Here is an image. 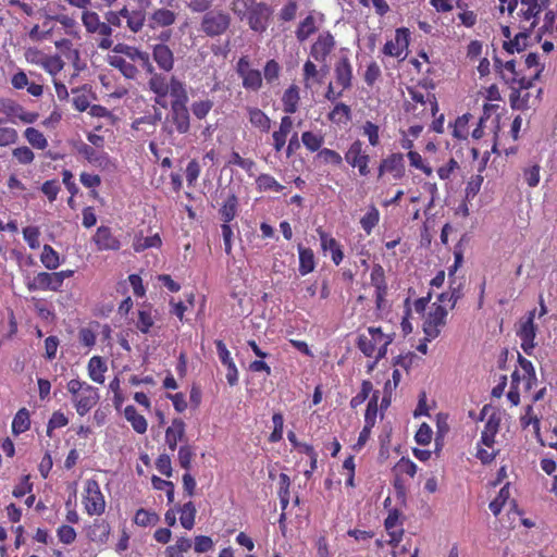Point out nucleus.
I'll return each mask as SVG.
<instances>
[{
  "label": "nucleus",
  "instance_id": "obj_1",
  "mask_svg": "<svg viewBox=\"0 0 557 557\" xmlns=\"http://www.w3.org/2000/svg\"><path fill=\"white\" fill-rule=\"evenodd\" d=\"M168 96H171L170 111L162 124V132L169 136L174 134L185 135L190 129V114L187 108L188 92L186 84L178 77H173L168 87Z\"/></svg>",
  "mask_w": 557,
  "mask_h": 557
},
{
  "label": "nucleus",
  "instance_id": "obj_2",
  "mask_svg": "<svg viewBox=\"0 0 557 557\" xmlns=\"http://www.w3.org/2000/svg\"><path fill=\"white\" fill-rule=\"evenodd\" d=\"M500 11H507L509 15L518 18L519 23H525L524 29H534L539 23V15L550 4V0H498Z\"/></svg>",
  "mask_w": 557,
  "mask_h": 557
},
{
  "label": "nucleus",
  "instance_id": "obj_3",
  "mask_svg": "<svg viewBox=\"0 0 557 557\" xmlns=\"http://www.w3.org/2000/svg\"><path fill=\"white\" fill-rule=\"evenodd\" d=\"M410 100L404 104L406 113L419 120L433 117L438 112V103L434 94L418 86L407 87Z\"/></svg>",
  "mask_w": 557,
  "mask_h": 557
},
{
  "label": "nucleus",
  "instance_id": "obj_4",
  "mask_svg": "<svg viewBox=\"0 0 557 557\" xmlns=\"http://www.w3.org/2000/svg\"><path fill=\"white\" fill-rule=\"evenodd\" d=\"M139 66L150 75L148 79V88L156 96L154 102L163 108L166 106L168 87L172 84L175 75L168 76L161 72H157L156 66L150 60V54L146 51L143 52L140 59L137 61Z\"/></svg>",
  "mask_w": 557,
  "mask_h": 557
},
{
  "label": "nucleus",
  "instance_id": "obj_5",
  "mask_svg": "<svg viewBox=\"0 0 557 557\" xmlns=\"http://www.w3.org/2000/svg\"><path fill=\"white\" fill-rule=\"evenodd\" d=\"M393 342V337L383 333L381 327L370 326L367 333L358 336L357 347L366 357H375L379 361L387 354V347Z\"/></svg>",
  "mask_w": 557,
  "mask_h": 557
},
{
  "label": "nucleus",
  "instance_id": "obj_6",
  "mask_svg": "<svg viewBox=\"0 0 557 557\" xmlns=\"http://www.w3.org/2000/svg\"><path fill=\"white\" fill-rule=\"evenodd\" d=\"M67 391L72 395V401L79 416L88 413L98 403V388L78 379L67 382Z\"/></svg>",
  "mask_w": 557,
  "mask_h": 557
},
{
  "label": "nucleus",
  "instance_id": "obj_7",
  "mask_svg": "<svg viewBox=\"0 0 557 557\" xmlns=\"http://www.w3.org/2000/svg\"><path fill=\"white\" fill-rule=\"evenodd\" d=\"M82 22L86 32L92 36L99 49L108 50L113 46V30L106 21H101L97 12L84 11Z\"/></svg>",
  "mask_w": 557,
  "mask_h": 557
},
{
  "label": "nucleus",
  "instance_id": "obj_8",
  "mask_svg": "<svg viewBox=\"0 0 557 557\" xmlns=\"http://www.w3.org/2000/svg\"><path fill=\"white\" fill-rule=\"evenodd\" d=\"M232 23L231 14L220 8L207 11L200 21V30L208 37H219L224 35Z\"/></svg>",
  "mask_w": 557,
  "mask_h": 557
},
{
  "label": "nucleus",
  "instance_id": "obj_9",
  "mask_svg": "<svg viewBox=\"0 0 557 557\" xmlns=\"http://www.w3.org/2000/svg\"><path fill=\"white\" fill-rule=\"evenodd\" d=\"M235 70L242 79V86L245 90L257 92L262 88V73L251 66V61L248 55H243L237 60Z\"/></svg>",
  "mask_w": 557,
  "mask_h": 557
},
{
  "label": "nucleus",
  "instance_id": "obj_10",
  "mask_svg": "<svg viewBox=\"0 0 557 557\" xmlns=\"http://www.w3.org/2000/svg\"><path fill=\"white\" fill-rule=\"evenodd\" d=\"M83 504L89 516H100L104 512L106 500L97 480L88 479L86 481Z\"/></svg>",
  "mask_w": 557,
  "mask_h": 557
},
{
  "label": "nucleus",
  "instance_id": "obj_11",
  "mask_svg": "<svg viewBox=\"0 0 557 557\" xmlns=\"http://www.w3.org/2000/svg\"><path fill=\"white\" fill-rule=\"evenodd\" d=\"M410 35L411 33L407 27L396 28L394 38L385 42L382 53L404 61L408 55Z\"/></svg>",
  "mask_w": 557,
  "mask_h": 557
},
{
  "label": "nucleus",
  "instance_id": "obj_12",
  "mask_svg": "<svg viewBox=\"0 0 557 557\" xmlns=\"http://www.w3.org/2000/svg\"><path fill=\"white\" fill-rule=\"evenodd\" d=\"M536 314V309L529 311L524 318H522L519 322V327L517 330V336L521 341L522 350L531 356L533 354V349L535 347V336L537 326L534 323Z\"/></svg>",
  "mask_w": 557,
  "mask_h": 557
},
{
  "label": "nucleus",
  "instance_id": "obj_13",
  "mask_svg": "<svg viewBox=\"0 0 557 557\" xmlns=\"http://www.w3.org/2000/svg\"><path fill=\"white\" fill-rule=\"evenodd\" d=\"M344 159L354 169H358L360 176H368L370 174V156L363 148V143L359 139L354 140L347 151L345 152Z\"/></svg>",
  "mask_w": 557,
  "mask_h": 557
},
{
  "label": "nucleus",
  "instance_id": "obj_14",
  "mask_svg": "<svg viewBox=\"0 0 557 557\" xmlns=\"http://www.w3.org/2000/svg\"><path fill=\"white\" fill-rule=\"evenodd\" d=\"M138 5L131 8L124 5L122 8V14L126 23V28L133 34H137L143 30L147 20V8L150 4L149 0H136Z\"/></svg>",
  "mask_w": 557,
  "mask_h": 557
},
{
  "label": "nucleus",
  "instance_id": "obj_15",
  "mask_svg": "<svg viewBox=\"0 0 557 557\" xmlns=\"http://www.w3.org/2000/svg\"><path fill=\"white\" fill-rule=\"evenodd\" d=\"M448 311L442 305H433L432 310L429 312L424 323H423V332L425 334V339L431 341L436 338L441 329L446 324Z\"/></svg>",
  "mask_w": 557,
  "mask_h": 557
},
{
  "label": "nucleus",
  "instance_id": "obj_16",
  "mask_svg": "<svg viewBox=\"0 0 557 557\" xmlns=\"http://www.w3.org/2000/svg\"><path fill=\"white\" fill-rule=\"evenodd\" d=\"M496 70L500 73L502 78L511 87L519 85L520 87H530V78L521 74V71L516 69V61L509 60L503 63L498 58L494 59Z\"/></svg>",
  "mask_w": 557,
  "mask_h": 557
},
{
  "label": "nucleus",
  "instance_id": "obj_17",
  "mask_svg": "<svg viewBox=\"0 0 557 557\" xmlns=\"http://www.w3.org/2000/svg\"><path fill=\"white\" fill-rule=\"evenodd\" d=\"M370 283L374 287L375 308L377 311H382L385 308L388 286L385 270L380 263L372 265Z\"/></svg>",
  "mask_w": 557,
  "mask_h": 557
},
{
  "label": "nucleus",
  "instance_id": "obj_18",
  "mask_svg": "<svg viewBox=\"0 0 557 557\" xmlns=\"http://www.w3.org/2000/svg\"><path fill=\"white\" fill-rule=\"evenodd\" d=\"M405 156L401 152H392L381 159L377 166V178H382L385 174H392L395 180H401L405 176Z\"/></svg>",
  "mask_w": 557,
  "mask_h": 557
},
{
  "label": "nucleus",
  "instance_id": "obj_19",
  "mask_svg": "<svg viewBox=\"0 0 557 557\" xmlns=\"http://www.w3.org/2000/svg\"><path fill=\"white\" fill-rule=\"evenodd\" d=\"M336 47V40L330 30L320 33L310 47V57L315 61L325 63Z\"/></svg>",
  "mask_w": 557,
  "mask_h": 557
},
{
  "label": "nucleus",
  "instance_id": "obj_20",
  "mask_svg": "<svg viewBox=\"0 0 557 557\" xmlns=\"http://www.w3.org/2000/svg\"><path fill=\"white\" fill-rule=\"evenodd\" d=\"M272 13L273 10L270 5L264 2H257L246 20L253 32L261 34L267 30Z\"/></svg>",
  "mask_w": 557,
  "mask_h": 557
},
{
  "label": "nucleus",
  "instance_id": "obj_21",
  "mask_svg": "<svg viewBox=\"0 0 557 557\" xmlns=\"http://www.w3.org/2000/svg\"><path fill=\"white\" fill-rule=\"evenodd\" d=\"M26 287L29 292H60L62 285L57 272H39L26 282Z\"/></svg>",
  "mask_w": 557,
  "mask_h": 557
},
{
  "label": "nucleus",
  "instance_id": "obj_22",
  "mask_svg": "<svg viewBox=\"0 0 557 557\" xmlns=\"http://www.w3.org/2000/svg\"><path fill=\"white\" fill-rule=\"evenodd\" d=\"M151 58L161 73L168 74L173 71L175 58L172 49L164 42L151 46Z\"/></svg>",
  "mask_w": 557,
  "mask_h": 557
},
{
  "label": "nucleus",
  "instance_id": "obj_23",
  "mask_svg": "<svg viewBox=\"0 0 557 557\" xmlns=\"http://www.w3.org/2000/svg\"><path fill=\"white\" fill-rule=\"evenodd\" d=\"M216 347V352L220 361L226 367V380L231 386H235L238 383V370L231 357V352L228 351L226 345L223 341L216 339L214 342Z\"/></svg>",
  "mask_w": 557,
  "mask_h": 557
},
{
  "label": "nucleus",
  "instance_id": "obj_24",
  "mask_svg": "<svg viewBox=\"0 0 557 557\" xmlns=\"http://www.w3.org/2000/svg\"><path fill=\"white\" fill-rule=\"evenodd\" d=\"M97 250H119L121 248L120 239L113 235L112 231L108 226H99L92 236Z\"/></svg>",
  "mask_w": 557,
  "mask_h": 557
},
{
  "label": "nucleus",
  "instance_id": "obj_25",
  "mask_svg": "<svg viewBox=\"0 0 557 557\" xmlns=\"http://www.w3.org/2000/svg\"><path fill=\"white\" fill-rule=\"evenodd\" d=\"M317 233L320 238L322 250L324 252L330 251L331 259L334 262V264L339 265L344 259V252L339 242L333 236H331L329 233L323 231L321 227L317 230Z\"/></svg>",
  "mask_w": 557,
  "mask_h": 557
},
{
  "label": "nucleus",
  "instance_id": "obj_26",
  "mask_svg": "<svg viewBox=\"0 0 557 557\" xmlns=\"http://www.w3.org/2000/svg\"><path fill=\"white\" fill-rule=\"evenodd\" d=\"M531 87H520L519 85H515L511 87V94L509 96L510 104L512 109L516 110H525L533 106L541 94L542 89H537V95L534 100L531 102L530 97L531 94L529 91Z\"/></svg>",
  "mask_w": 557,
  "mask_h": 557
},
{
  "label": "nucleus",
  "instance_id": "obj_27",
  "mask_svg": "<svg viewBox=\"0 0 557 557\" xmlns=\"http://www.w3.org/2000/svg\"><path fill=\"white\" fill-rule=\"evenodd\" d=\"M335 82L342 87V91L349 89L352 85V66L347 57H342L335 64Z\"/></svg>",
  "mask_w": 557,
  "mask_h": 557
},
{
  "label": "nucleus",
  "instance_id": "obj_28",
  "mask_svg": "<svg viewBox=\"0 0 557 557\" xmlns=\"http://www.w3.org/2000/svg\"><path fill=\"white\" fill-rule=\"evenodd\" d=\"M400 511L398 509L389 510L385 521L384 527L389 536L387 543L397 544V542H401L404 536V529L401 523L399 522Z\"/></svg>",
  "mask_w": 557,
  "mask_h": 557
},
{
  "label": "nucleus",
  "instance_id": "obj_29",
  "mask_svg": "<svg viewBox=\"0 0 557 557\" xmlns=\"http://www.w3.org/2000/svg\"><path fill=\"white\" fill-rule=\"evenodd\" d=\"M186 424L181 418L172 420L171 425L165 430V444L171 451L177 448V443L185 437Z\"/></svg>",
  "mask_w": 557,
  "mask_h": 557
},
{
  "label": "nucleus",
  "instance_id": "obj_30",
  "mask_svg": "<svg viewBox=\"0 0 557 557\" xmlns=\"http://www.w3.org/2000/svg\"><path fill=\"white\" fill-rule=\"evenodd\" d=\"M523 25H525V23H519L520 32L515 35L513 39L504 41L503 48L508 53L512 54L515 52H521L527 48L529 33H531L533 29H524Z\"/></svg>",
  "mask_w": 557,
  "mask_h": 557
},
{
  "label": "nucleus",
  "instance_id": "obj_31",
  "mask_svg": "<svg viewBox=\"0 0 557 557\" xmlns=\"http://www.w3.org/2000/svg\"><path fill=\"white\" fill-rule=\"evenodd\" d=\"M177 20V13L166 9V8H159L156 9L151 15H150V24L151 27H170L173 24H175Z\"/></svg>",
  "mask_w": 557,
  "mask_h": 557
},
{
  "label": "nucleus",
  "instance_id": "obj_32",
  "mask_svg": "<svg viewBox=\"0 0 557 557\" xmlns=\"http://www.w3.org/2000/svg\"><path fill=\"white\" fill-rule=\"evenodd\" d=\"M500 419L497 414L493 413L488 417L485 422L484 430L481 434V440L479 444H483L484 446L491 448L495 444V436L499 430Z\"/></svg>",
  "mask_w": 557,
  "mask_h": 557
},
{
  "label": "nucleus",
  "instance_id": "obj_33",
  "mask_svg": "<svg viewBox=\"0 0 557 557\" xmlns=\"http://www.w3.org/2000/svg\"><path fill=\"white\" fill-rule=\"evenodd\" d=\"M238 206L237 196L230 191L219 209V214L223 223L230 224L236 218Z\"/></svg>",
  "mask_w": 557,
  "mask_h": 557
},
{
  "label": "nucleus",
  "instance_id": "obj_34",
  "mask_svg": "<svg viewBox=\"0 0 557 557\" xmlns=\"http://www.w3.org/2000/svg\"><path fill=\"white\" fill-rule=\"evenodd\" d=\"M463 283L458 280H451L449 282V290L446 293H442L438 296V301L443 304H448L450 309H454L459 299L463 297Z\"/></svg>",
  "mask_w": 557,
  "mask_h": 557
},
{
  "label": "nucleus",
  "instance_id": "obj_35",
  "mask_svg": "<svg viewBox=\"0 0 557 557\" xmlns=\"http://www.w3.org/2000/svg\"><path fill=\"white\" fill-rule=\"evenodd\" d=\"M108 63L119 70L121 74L128 79H135L138 74L137 66L121 55H109Z\"/></svg>",
  "mask_w": 557,
  "mask_h": 557
},
{
  "label": "nucleus",
  "instance_id": "obj_36",
  "mask_svg": "<svg viewBox=\"0 0 557 557\" xmlns=\"http://www.w3.org/2000/svg\"><path fill=\"white\" fill-rule=\"evenodd\" d=\"M317 32L318 25L315 17L313 16L312 13H310L302 21H300L295 30V36L299 42H304Z\"/></svg>",
  "mask_w": 557,
  "mask_h": 557
},
{
  "label": "nucleus",
  "instance_id": "obj_37",
  "mask_svg": "<svg viewBox=\"0 0 557 557\" xmlns=\"http://www.w3.org/2000/svg\"><path fill=\"white\" fill-rule=\"evenodd\" d=\"M77 151L89 163L95 164L97 166H106L109 163L107 153H99L96 151V149L92 146L87 145L85 143H82L77 147Z\"/></svg>",
  "mask_w": 557,
  "mask_h": 557
},
{
  "label": "nucleus",
  "instance_id": "obj_38",
  "mask_svg": "<svg viewBox=\"0 0 557 557\" xmlns=\"http://www.w3.org/2000/svg\"><path fill=\"white\" fill-rule=\"evenodd\" d=\"M298 255H299V273L304 276L314 271L315 269V258L313 250L311 248L298 246Z\"/></svg>",
  "mask_w": 557,
  "mask_h": 557
},
{
  "label": "nucleus",
  "instance_id": "obj_39",
  "mask_svg": "<svg viewBox=\"0 0 557 557\" xmlns=\"http://www.w3.org/2000/svg\"><path fill=\"white\" fill-rule=\"evenodd\" d=\"M299 100V87L293 84L284 91L282 97L284 112L294 114L298 110Z\"/></svg>",
  "mask_w": 557,
  "mask_h": 557
},
{
  "label": "nucleus",
  "instance_id": "obj_40",
  "mask_svg": "<svg viewBox=\"0 0 557 557\" xmlns=\"http://www.w3.org/2000/svg\"><path fill=\"white\" fill-rule=\"evenodd\" d=\"M250 124L263 133H268L271 128L270 117L259 108H247Z\"/></svg>",
  "mask_w": 557,
  "mask_h": 557
},
{
  "label": "nucleus",
  "instance_id": "obj_41",
  "mask_svg": "<svg viewBox=\"0 0 557 557\" xmlns=\"http://www.w3.org/2000/svg\"><path fill=\"white\" fill-rule=\"evenodd\" d=\"M125 419L132 424V428L138 434H144L147 431L148 423L146 418L138 413L136 408L128 405L124 409Z\"/></svg>",
  "mask_w": 557,
  "mask_h": 557
},
{
  "label": "nucleus",
  "instance_id": "obj_42",
  "mask_svg": "<svg viewBox=\"0 0 557 557\" xmlns=\"http://www.w3.org/2000/svg\"><path fill=\"white\" fill-rule=\"evenodd\" d=\"M107 370V363L101 357L94 356L90 358L88 362V374L94 382L102 384L104 382V373Z\"/></svg>",
  "mask_w": 557,
  "mask_h": 557
},
{
  "label": "nucleus",
  "instance_id": "obj_43",
  "mask_svg": "<svg viewBox=\"0 0 557 557\" xmlns=\"http://www.w3.org/2000/svg\"><path fill=\"white\" fill-rule=\"evenodd\" d=\"M180 511V522L182 527L186 530H191L195 525V519L197 515V509L195 504L189 500L185 503L183 506L178 508Z\"/></svg>",
  "mask_w": 557,
  "mask_h": 557
},
{
  "label": "nucleus",
  "instance_id": "obj_44",
  "mask_svg": "<svg viewBox=\"0 0 557 557\" xmlns=\"http://www.w3.org/2000/svg\"><path fill=\"white\" fill-rule=\"evenodd\" d=\"M162 245V239L159 234L151 236H136L133 243V248L136 252H143L149 248H159Z\"/></svg>",
  "mask_w": 557,
  "mask_h": 557
},
{
  "label": "nucleus",
  "instance_id": "obj_45",
  "mask_svg": "<svg viewBox=\"0 0 557 557\" xmlns=\"http://www.w3.org/2000/svg\"><path fill=\"white\" fill-rule=\"evenodd\" d=\"M524 66L529 71V74H525L528 78H530V87H533L534 81L539 79L543 66L539 62V55L534 52L529 53L524 59Z\"/></svg>",
  "mask_w": 557,
  "mask_h": 557
},
{
  "label": "nucleus",
  "instance_id": "obj_46",
  "mask_svg": "<svg viewBox=\"0 0 557 557\" xmlns=\"http://www.w3.org/2000/svg\"><path fill=\"white\" fill-rule=\"evenodd\" d=\"M30 428V417L26 408H21L14 416L12 421V432L15 435L28 431Z\"/></svg>",
  "mask_w": 557,
  "mask_h": 557
},
{
  "label": "nucleus",
  "instance_id": "obj_47",
  "mask_svg": "<svg viewBox=\"0 0 557 557\" xmlns=\"http://www.w3.org/2000/svg\"><path fill=\"white\" fill-rule=\"evenodd\" d=\"M471 119L470 113L462 114L461 116H458L454 124H450L449 126L453 128L451 135L458 139V140H465L469 136V121Z\"/></svg>",
  "mask_w": 557,
  "mask_h": 557
},
{
  "label": "nucleus",
  "instance_id": "obj_48",
  "mask_svg": "<svg viewBox=\"0 0 557 557\" xmlns=\"http://www.w3.org/2000/svg\"><path fill=\"white\" fill-rule=\"evenodd\" d=\"M301 143L310 152H319L324 144V136L320 133L306 131L301 134Z\"/></svg>",
  "mask_w": 557,
  "mask_h": 557
},
{
  "label": "nucleus",
  "instance_id": "obj_49",
  "mask_svg": "<svg viewBox=\"0 0 557 557\" xmlns=\"http://www.w3.org/2000/svg\"><path fill=\"white\" fill-rule=\"evenodd\" d=\"M257 189L259 191H275L281 193L284 189V186L281 185L274 176L270 174L262 173L256 178Z\"/></svg>",
  "mask_w": 557,
  "mask_h": 557
},
{
  "label": "nucleus",
  "instance_id": "obj_50",
  "mask_svg": "<svg viewBox=\"0 0 557 557\" xmlns=\"http://www.w3.org/2000/svg\"><path fill=\"white\" fill-rule=\"evenodd\" d=\"M290 478L286 473H281L278 476V491L277 495L280 498L281 509L285 511L289 504V488H290Z\"/></svg>",
  "mask_w": 557,
  "mask_h": 557
},
{
  "label": "nucleus",
  "instance_id": "obj_51",
  "mask_svg": "<svg viewBox=\"0 0 557 557\" xmlns=\"http://www.w3.org/2000/svg\"><path fill=\"white\" fill-rule=\"evenodd\" d=\"M40 261L48 270H55L60 265V256L50 245H44Z\"/></svg>",
  "mask_w": 557,
  "mask_h": 557
},
{
  "label": "nucleus",
  "instance_id": "obj_52",
  "mask_svg": "<svg viewBox=\"0 0 557 557\" xmlns=\"http://www.w3.org/2000/svg\"><path fill=\"white\" fill-rule=\"evenodd\" d=\"M518 363L523 371V380L525 381V388L531 389L532 386L536 383V374L535 369L530 360L518 355Z\"/></svg>",
  "mask_w": 557,
  "mask_h": 557
},
{
  "label": "nucleus",
  "instance_id": "obj_53",
  "mask_svg": "<svg viewBox=\"0 0 557 557\" xmlns=\"http://www.w3.org/2000/svg\"><path fill=\"white\" fill-rule=\"evenodd\" d=\"M191 541L188 537H178L175 544L165 548V557H184V554L191 548Z\"/></svg>",
  "mask_w": 557,
  "mask_h": 557
},
{
  "label": "nucleus",
  "instance_id": "obj_54",
  "mask_svg": "<svg viewBox=\"0 0 557 557\" xmlns=\"http://www.w3.org/2000/svg\"><path fill=\"white\" fill-rule=\"evenodd\" d=\"M54 45L58 51L69 61L75 62L79 59V52L76 48H74L71 39L62 38L57 40Z\"/></svg>",
  "mask_w": 557,
  "mask_h": 557
},
{
  "label": "nucleus",
  "instance_id": "obj_55",
  "mask_svg": "<svg viewBox=\"0 0 557 557\" xmlns=\"http://www.w3.org/2000/svg\"><path fill=\"white\" fill-rule=\"evenodd\" d=\"M510 498L509 483L505 484L498 492L497 496L490 503L488 507L494 516H498L507 500Z\"/></svg>",
  "mask_w": 557,
  "mask_h": 557
},
{
  "label": "nucleus",
  "instance_id": "obj_56",
  "mask_svg": "<svg viewBox=\"0 0 557 557\" xmlns=\"http://www.w3.org/2000/svg\"><path fill=\"white\" fill-rule=\"evenodd\" d=\"M395 476L403 478L407 475L413 478L417 473V465L409 458L401 457L394 466Z\"/></svg>",
  "mask_w": 557,
  "mask_h": 557
},
{
  "label": "nucleus",
  "instance_id": "obj_57",
  "mask_svg": "<svg viewBox=\"0 0 557 557\" xmlns=\"http://www.w3.org/2000/svg\"><path fill=\"white\" fill-rule=\"evenodd\" d=\"M27 141L36 149L44 150L48 146L45 135L35 127H27L24 132Z\"/></svg>",
  "mask_w": 557,
  "mask_h": 557
},
{
  "label": "nucleus",
  "instance_id": "obj_58",
  "mask_svg": "<svg viewBox=\"0 0 557 557\" xmlns=\"http://www.w3.org/2000/svg\"><path fill=\"white\" fill-rule=\"evenodd\" d=\"M380 221V212L374 207L371 206L367 213L361 218L360 224L362 230L370 235L373 228L379 224Z\"/></svg>",
  "mask_w": 557,
  "mask_h": 557
},
{
  "label": "nucleus",
  "instance_id": "obj_59",
  "mask_svg": "<svg viewBox=\"0 0 557 557\" xmlns=\"http://www.w3.org/2000/svg\"><path fill=\"white\" fill-rule=\"evenodd\" d=\"M281 71L282 67L276 60H268L263 66V78L267 84H274L280 78Z\"/></svg>",
  "mask_w": 557,
  "mask_h": 557
},
{
  "label": "nucleus",
  "instance_id": "obj_60",
  "mask_svg": "<svg viewBox=\"0 0 557 557\" xmlns=\"http://www.w3.org/2000/svg\"><path fill=\"white\" fill-rule=\"evenodd\" d=\"M329 119L336 123H346L351 119L350 107L344 102L336 103L333 110L329 113Z\"/></svg>",
  "mask_w": 557,
  "mask_h": 557
},
{
  "label": "nucleus",
  "instance_id": "obj_61",
  "mask_svg": "<svg viewBox=\"0 0 557 557\" xmlns=\"http://www.w3.org/2000/svg\"><path fill=\"white\" fill-rule=\"evenodd\" d=\"M362 135L368 138L370 146L377 147L381 144L380 126L371 121H366L361 126Z\"/></svg>",
  "mask_w": 557,
  "mask_h": 557
},
{
  "label": "nucleus",
  "instance_id": "obj_62",
  "mask_svg": "<svg viewBox=\"0 0 557 557\" xmlns=\"http://www.w3.org/2000/svg\"><path fill=\"white\" fill-rule=\"evenodd\" d=\"M41 67L49 73L50 75L54 76L58 73H60L64 67V62L61 59L60 55H49L46 54L45 60L42 62Z\"/></svg>",
  "mask_w": 557,
  "mask_h": 557
},
{
  "label": "nucleus",
  "instance_id": "obj_63",
  "mask_svg": "<svg viewBox=\"0 0 557 557\" xmlns=\"http://www.w3.org/2000/svg\"><path fill=\"white\" fill-rule=\"evenodd\" d=\"M257 2V0H233L232 11L240 20H246Z\"/></svg>",
  "mask_w": 557,
  "mask_h": 557
},
{
  "label": "nucleus",
  "instance_id": "obj_64",
  "mask_svg": "<svg viewBox=\"0 0 557 557\" xmlns=\"http://www.w3.org/2000/svg\"><path fill=\"white\" fill-rule=\"evenodd\" d=\"M159 521V516L153 512L146 510L144 508H140L136 511L134 517V522L139 527H149L154 525Z\"/></svg>",
  "mask_w": 557,
  "mask_h": 557
}]
</instances>
